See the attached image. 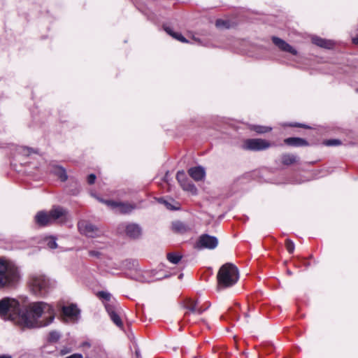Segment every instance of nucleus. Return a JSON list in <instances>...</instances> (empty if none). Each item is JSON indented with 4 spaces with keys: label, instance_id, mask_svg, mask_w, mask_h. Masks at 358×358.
<instances>
[{
    "label": "nucleus",
    "instance_id": "1",
    "mask_svg": "<svg viewBox=\"0 0 358 358\" xmlns=\"http://www.w3.org/2000/svg\"><path fill=\"white\" fill-rule=\"evenodd\" d=\"M0 316L22 328L36 329L51 324L55 317V312L50 304L43 301L31 303L22 310L18 301L4 298L0 301Z\"/></svg>",
    "mask_w": 358,
    "mask_h": 358
},
{
    "label": "nucleus",
    "instance_id": "2",
    "mask_svg": "<svg viewBox=\"0 0 358 358\" xmlns=\"http://www.w3.org/2000/svg\"><path fill=\"white\" fill-rule=\"evenodd\" d=\"M238 278V270L235 265L230 263L222 265L217 275V289L220 291L234 286Z\"/></svg>",
    "mask_w": 358,
    "mask_h": 358
},
{
    "label": "nucleus",
    "instance_id": "3",
    "mask_svg": "<svg viewBox=\"0 0 358 358\" xmlns=\"http://www.w3.org/2000/svg\"><path fill=\"white\" fill-rule=\"evenodd\" d=\"M18 268L13 263L0 259V287L15 285L20 280Z\"/></svg>",
    "mask_w": 358,
    "mask_h": 358
},
{
    "label": "nucleus",
    "instance_id": "4",
    "mask_svg": "<svg viewBox=\"0 0 358 358\" xmlns=\"http://www.w3.org/2000/svg\"><path fill=\"white\" fill-rule=\"evenodd\" d=\"M29 286L35 295L45 296L55 287V282L43 274L36 273L30 277Z\"/></svg>",
    "mask_w": 358,
    "mask_h": 358
},
{
    "label": "nucleus",
    "instance_id": "5",
    "mask_svg": "<svg viewBox=\"0 0 358 358\" xmlns=\"http://www.w3.org/2000/svg\"><path fill=\"white\" fill-rule=\"evenodd\" d=\"M67 210L61 206H55L48 213L41 211L35 216L36 222L40 226L48 225L57 220L64 222L66 219Z\"/></svg>",
    "mask_w": 358,
    "mask_h": 358
},
{
    "label": "nucleus",
    "instance_id": "6",
    "mask_svg": "<svg viewBox=\"0 0 358 358\" xmlns=\"http://www.w3.org/2000/svg\"><path fill=\"white\" fill-rule=\"evenodd\" d=\"M123 265L128 269H134V273H131L130 277L136 281L150 282L155 280V279L152 278L151 271L137 270L138 262L136 260H126L123 262Z\"/></svg>",
    "mask_w": 358,
    "mask_h": 358
},
{
    "label": "nucleus",
    "instance_id": "7",
    "mask_svg": "<svg viewBox=\"0 0 358 358\" xmlns=\"http://www.w3.org/2000/svg\"><path fill=\"white\" fill-rule=\"evenodd\" d=\"M98 201L100 202L105 203L108 207L112 209L116 210L117 211L127 214L131 213L134 210H135L137 206L135 203H128V202H118L114 201L112 200H105L101 199L98 196H95Z\"/></svg>",
    "mask_w": 358,
    "mask_h": 358
},
{
    "label": "nucleus",
    "instance_id": "8",
    "mask_svg": "<svg viewBox=\"0 0 358 358\" xmlns=\"http://www.w3.org/2000/svg\"><path fill=\"white\" fill-rule=\"evenodd\" d=\"M271 143L262 138H249L244 141L243 147L245 150L261 151L268 149Z\"/></svg>",
    "mask_w": 358,
    "mask_h": 358
},
{
    "label": "nucleus",
    "instance_id": "9",
    "mask_svg": "<svg viewBox=\"0 0 358 358\" xmlns=\"http://www.w3.org/2000/svg\"><path fill=\"white\" fill-rule=\"evenodd\" d=\"M210 306V303H207L206 305L199 306L198 301L193 299H187L184 303V308L187 310L185 313V317H188L190 314L201 315L206 311Z\"/></svg>",
    "mask_w": 358,
    "mask_h": 358
},
{
    "label": "nucleus",
    "instance_id": "10",
    "mask_svg": "<svg viewBox=\"0 0 358 358\" xmlns=\"http://www.w3.org/2000/svg\"><path fill=\"white\" fill-rule=\"evenodd\" d=\"M78 227L80 234L90 238L99 236L101 234V231L96 226L86 220L80 221Z\"/></svg>",
    "mask_w": 358,
    "mask_h": 358
},
{
    "label": "nucleus",
    "instance_id": "11",
    "mask_svg": "<svg viewBox=\"0 0 358 358\" xmlns=\"http://www.w3.org/2000/svg\"><path fill=\"white\" fill-rule=\"evenodd\" d=\"M218 241L215 236H210L208 234H202L197 242L196 243V248L198 249H214L217 246Z\"/></svg>",
    "mask_w": 358,
    "mask_h": 358
},
{
    "label": "nucleus",
    "instance_id": "12",
    "mask_svg": "<svg viewBox=\"0 0 358 358\" xmlns=\"http://www.w3.org/2000/svg\"><path fill=\"white\" fill-rule=\"evenodd\" d=\"M124 229L126 234L131 238H138L141 235V227L135 223H123L120 225L119 229Z\"/></svg>",
    "mask_w": 358,
    "mask_h": 358
},
{
    "label": "nucleus",
    "instance_id": "13",
    "mask_svg": "<svg viewBox=\"0 0 358 358\" xmlns=\"http://www.w3.org/2000/svg\"><path fill=\"white\" fill-rule=\"evenodd\" d=\"M272 41L281 50L289 52L293 55H296L297 54L296 50L294 49L289 44H288L287 42H285L284 40L276 36H273Z\"/></svg>",
    "mask_w": 358,
    "mask_h": 358
},
{
    "label": "nucleus",
    "instance_id": "14",
    "mask_svg": "<svg viewBox=\"0 0 358 358\" xmlns=\"http://www.w3.org/2000/svg\"><path fill=\"white\" fill-rule=\"evenodd\" d=\"M105 308L114 324L117 327H121L122 326V322L118 314L116 313L114 305L106 303L105 304Z\"/></svg>",
    "mask_w": 358,
    "mask_h": 358
},
{
    "label": "nucleus",
    "instance_id": "15",
    "mask_svg": "<svg viewBox=\"0 0 358 358\" xmlns=\"http://www.w3.org/2000/svg\"><path fill=\"white\" fill-rule=\"evenodd\" d=\"M188 173L196 181L202 180L206 175L205 169L201 166L190 168Z\"/></svg>",
    "mask_w": 358,
    "mask_h": 358
},
{
    "label": "nucleus",
    "instance_id": "16",
    "mask_svg": "<svg viewBox=\"0 0 358 358\" xmlns=\"http://www.w3.org/2000/svg\"><path fill=\"white\" fill-rule=\"evenodd\" d=\"M313 44L327 49H331L334 46V42L331 40H327L319 36H314L312 37Z\"/></svg>",
    "mask_w": 358,
    "mask_h": 358
},
{
    "label": "nucleus",
    "instance_id": "17",
    "mask_svg": "<svg viewBox=\"0 0 358 358\" xmlns=\"http://www.w3.org/2000/svg\"><path fill=\"white\" fill-rule=\"evenodd\" d=\"M62 313L65 316L75 319L77 318L80 314V310L76 305L71 304L69 306H63Z\"/></svg>",
    "mask_w": 358,
    "mask_h": 358
},
{
    "label": "nucleus",
    "instance_id": "18",
    "mask_svg": "<svg viewBox=\"0 0 358 358\" xmlns=\"http://www.w3.org/2000/svg\"><path fill=\"white\" fill-rule=\"evenodd\" d=\"M285 143L288 145L294 147L306 146L308 145V143L305 139L297 137L287 138L285 140Z\"/></svg>",
    "mask_w": 358,
    "mask_h": 358
},
{
    "label": "nucleus",
    "instance_id": "19",
    "mask_svg": "<svg viewBox=\"0 0 358 358\" xmlns=\"http://www.w3.org/2000/svg\"><path fill=\"white\" fill-rule=\"evenodd\" d=\"M299 157L294 154L285 153L281 156V162L284 165H291L296 163Z\"/></svg>",
    "mask_w": 358,
    "mask_h": 358
},
{
    "label": "nucleus",
    "instance_id": "20",
    "mask_svg": "<svg viewBox=\"0 0 358 358\" xmlns=\"http://www.w3.org/2000/svg\"><path fill=\"white\" fill-rule=\"evenodd\" d=\"M53 173L57 176L61 181L64 182L67 180L68 176L66 170L62 166H56L52 169Z\"/></svg>",
    "mask_w": 358,
    "mask_h": 358
},
{
    "label": "nucleus",
    "instance_id": "21",
    "mask_svg": "<svg viewBox=\"0 0 358 358\" xmlns=\"http://www.w3.org/2000/svg\"><path fill=\"white\" fill-rule=\"evenodd\" d=\"M164 29L169 35L171 36L173 38L182 43H187L186 38L180 33L174 32L171 29V28L169 27H164Z\"/></svg>",
    "mask_w": 358,
    "mask_h": 358
},
{
    "label": "nucleus",
    "instance_id": "22",
    "mask_svg": "<svg viewBox=\"0 0 358 358\" xmlns=\"http://www.w3.org/2000/svg\"><path fill=\"white\" fill-rule=\"evenodd\" d=\"M180 186L182 187V188L184 190L189 192L193 194H196L197 192V189H196V186L188 179L187 180L186 182L182 183Z\"/></svg>",
    "mask_w": 358,
    "mask_h": 358
},
{
    "label": "nucleus",
    "instance_id": "23",
    "mask_svg": "<svg viewBox=\"0 0 358 358\" xmlns=\"http://www.w3.org/2000/svg\"><path fill=\"white\" fill-rule=\"evenodd\" d=\"M250 129L258 134H264L272 130V127H265L261 125H251Z\"/></svg>",
    "mask_w": 358,
    "mask_h": 358
},
{
    "label": "nucleus",
    "instance_id": "24",
    "mask_svg": "<svg viewBox=\"0 0 358 358\" xmlns=\"http://www.w3.org/2000/svg\"><path fill=\"white\" fill-rule=\"evenodd\" d=\"M182 257L176 253H168L167 259L172 264H177L180 260Z\"/></svg>",
    "mask_w": 358,
    "mask_h": 358
},
{
    "label": "nucleus",
    "instance_id": "25",
    "mask_svg": "<svg viewBox=\"0 0 358 358\" xmlns=\"http://www.w3.org/2000/svg\"><path fill=\"white\" fill-rule=\"evenodd\" d=\"M172 227L175 231L180 233L184 232L186 230L185 225L180 221L173 222Z\"/></svg>",
    "mask_w": 358,
    "mask_h": 358
},
{
    "label": "nucleus",
    "instance_id": "26",
    "mask_svg": "<svg viewBox=\"0 0 358 358\" xmlns=\"http://www.w3.org/2000/svg\"><path fill=\"white\" fill-rule=\"evenodd\" d=\"M60 337H61V335L58 331H52L49 333L48 341L50 343H55L59 341Z\"/></svg>",
    "mask_w": 358,
    "mask_h": 358
},
{
    "label": "nucleus",
    "instance_id": "27",
    "mask_svg": "<svg viewBox=\"0 0 358 358\" xmlns=\"http://www.w3.org/2000/svg\"><path fill=\"white\" fill-rule=\"evenodd\" d=\"M229 21L218 19L216 20L215 25L218 28H229Z\"/></svg>",
    "mask_w": 358,
    "mask_h": 358
},
{
    "label": "nucleus",
    "instance_id": "28",
    "mask_svg": "<svg viewBox=\"0 0 358 358\" xmlns=\"http://www.w3.org/2000/svg\"><path fill=\"white\" fill-rule=\"evenodd\" d=\"M176 178L180 185L187 181V178L186 177L185 173L182 171H178L176 175Z\"/></svg>",
    "mask_w": 358,
    "mask_h": 358
},
{
    "label": "nucleus",
    "instance_id": "29",
    "mask_svg": "<svg viewBox=\"0 0 358 358\" xmlns=\"http://www.w3.org/2000/svg\"><path fill=\"white\" fill-rule=\"evenodd\" d=\"M324 144L327 146H337L341 144V141L338 139H329L325 141Z\"/></svg>",
    "mask_w": 358,
    "mask_h": 358
},
{
    "label": "nucleus",
    "instance_id": "30",
    "mask_svg": "<svg viewBox=\"0 0 358 358\" xmlns=\"http://www.w3.org/2000/svg\"><path fill=\"white\" fill-rule=\"evenodd\" d=\"M97 296L102 299L109 301L111 299V294L109 292L101 291L99 292Z\"/></svg>",
    "mask_w": 358,
    "mask_h": 358
},
{
    "label": "nucleus",
    "instance_id": "31",
    "mask_svg": "<svg viewBox=\"0 0 358 358\" xmlns=\"http://www.w3.org/2000/svg\"><path fill=\"white\" fill-rule=\"evenodd\" d=\"M286 249L289 253H293L294 250V243L289 239H287L285 241Z\"/></svg>",
    "mask_w": 358,
    "mask_h": 358
},
{
    "label": "nucleus",
    "instance_id": "32",
    "mask_svg": "<svg viewBox=\"0 0 358 358\" xmlns=\"http://www.w3.org/2000/svg\"><path fill=\"white\" fill-rule=\"evenodd\" d=\"M47 245L50 249H55L57 248L56 240L54 238H50L47 240Z\"/></svg>",
    "mask_w": 358,
    "mask_h": 358
},
{
    "label": "nucleus",
    "instance_id": "33",
    "mask_svg": "<svg viewBox=\"0 0 358 358\" xmlns=\"http://www.w3.org/2000/svg\"><path fill=\"white\" fill-rule=\"evenodd\" d=\"M159 201L162 203H164V206L168 208V209H170V210H176V209H178L179 208L178 207H176V206H173V205H171V203H170L169 202H168L167 201L164 200V199L161 198L159 199Z\"/></svg>",
    "mask_w": 358,
    "mask_h": 358
},
{
    "label": "nucleus",
    "instance_id": "34",
    "mask_svg": "<svg viewBox=\"0 0 358 358\" xmlns=\"http://www.w3.org/2000/svg\"><path fill=\"white\" fill-rule=\"evenodd\" d=\"M96 180V176L94 173L90 174L87 177V182L90 185H92L94 183Z\"/></svg>",
    "mask_w": 358,
    "mask_h": 358
},
{
    "label": "nucleus",
    "instance_id": "35",
    "mask_svg": "<svg viewBox=\"0 0 358 358\" xmlns=\"http://www.w3.org/2000/svg\"><path fill=\"white\" fill-rule=\"evenodd\" d=\"M89 255L91 257H99V256L101 255V253L96 250H90Z\"/></svg>",
    "mask_w": 358,
    "mask_h": 358
},
{
    "label": "nucleus",
    "instance_id": "36",
    "mask_svg": "<svg viewBox=\"0 0 358 358\" xmlns=\"http://www.w3.org/2000/svg\"><path fill=\"white\" fill-rule=\"evenodd\" d=\"M71 351V348H62V349L60 350V354H61L62 355H66V354L69 353Z\"/></svg>",
    "mask_w": 358,
    "mask_h": 358
},
{
    "label": "nucleus",
    "instance_id": "37",
    "mask_svg": "<svg viewBox=\"0 0 358 358\" xmlns=\"http://www.w3.org/2000/svg\"><path fill=\"white\" fill-rule=\"evenodd\" d=\"M65 358H83V355L80 353H75Z\"/></svg>",
    "mask_w": 358,
    "mask_h": 358
},
{
    "label": "nucleus",
    "instance_id": "38",
    "mask_svg": "<svg viewBox=\"0 0 358 358\" xmlns=\"http://www.w3.org/2000/svg\"><path fill=\"white\" fill-rule=\"evenodd\" d=\"M291 127H303V128H309V127H308L307 125L306 124H289Z\"/></svg>",
    "mask_w": 358,
    "mask_h": 358
},
{
    "label": "nucleus",
    "instance_id": "39",
    "mask_svg": "<svg viewBox=\"0 0 358 358\" xmlns=\"http://www.w3.org/2000/svg\"><path fill=\"white\" fill-rule=\"evenodd\" d=\"M0 358H12V357L8 355H1Z\"/></svg>",
    "mask_w": 358,
    "mask_h": 358
},
{
    "label": "nucleus",
    "instance_id": "40",
    "mask_svg": "<svg viewBox=\"0 0 358 358\" xmlns=\"http://www.w3.org/2000/svg\"><path fill=\"white\" fill-rule=\"evenodd\" d=\"M352 41L355 44L358 45V36L357 37L353 38Z\"/></svg>",
    "mask_w": 358,
    "mask_h": 358
},
{
    "label": "nucleus",
    "instance_id": "41",
    "mask_svg": "<svg viewBox=\"0 0 358 358\" xmlns=\"http://www.w3.org/2000/svg\"><path fill=\"white\" fill-rule=\"evenodd\" d=\"M83 346H87V347H90V343H87V342H85V343H83Z\"/></svg>",
    "mask_w": 358,
    "mask_h": 358
},
{
    "label": "nucleus",
    "instance_id": "42",
    "mask_svg": "<svg viewBox=\"0 0 358 358\" xmlns=\"http://www.w3.org/2000/svg\"><path fill=\"white\" fill-rule=\"evenodd\" d=\"M357 92H358V90H357Z\"/></svg>",
    "mask_w": 358,
    "mask_h": 358
}]
</instances>
